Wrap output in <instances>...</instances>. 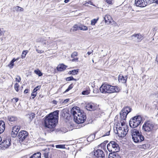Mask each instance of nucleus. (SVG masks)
I'll return each mask as SVG.
<instances>
[{"label":"nucleus","instance_id":"f257e3e1","mask_svg":"<svg viewBox=\"0 0 158 158\" xmlns=\"http://www.w3.org/2000/svg\"><path fill=\"white\" fill-rule=\"evenodd\" d=\"M59 110H57L51 113L47 116L44 120L45 127L52 128L51 131H54V128L58 122Z\"/></svg>","mask_w":158,"mask_h":158},{"label":"nucleus","instance_id":"f03ea898","mask_svg":"<svg viewBox=\"0 0 158 158\" xmlns=\"http://www.w3.org/2000/svg\"><path fill=\"white\" fill-rule=\"evenodd\" d=\"M71 112L74 117V121L77 123H83L86 119L85 113H82L78 107H73L71 109Z\"/></svg>","mask_w":158,"mask_h":158},{"label":"nucleus","instance_id":"7ed1b4c3","mask_svg":"<svg viewBox=\"0 0 158 158\" xmlns=\"http://www.w3.org/2000/svg\"><path fill=\"white\" fill-rule=\"evenodd\" d=\"M101 92L102 93H112L118 92L119 91V88L117 86H113L111 85L104 84L100 88Z\"/></svg>","mask_w":158,"mask_h":158},{"label":"nucleus","instance_id":"20e7f679","mask_svg":"<svg viewBox=\"0 0 158 158\" xmlns=\"http://www.w3.org/2000/svg\"><path fill=\"white\" fill-rule=\"evenodd\" d=\"M131 133L133 140L135 143H140L144 140V137L141 133L135 128H132Z\"/></svg>","mask_w":158,"mask_h":158},{"label":"nucleus","instance_id":"39448f33","mask_svg":"<svg viewBox=\"0 0 158 158\" xmlns=\"http://www.w3.org/2000/svg\"><path fill=\"white\" fill-rule=\"evenodd\" d=\"M141 120V117L139 115L136 116L132 118L129 122L130 127L135 128L140 124Z\"/></svg>","mask_w":158,"mask_h":158},{"label":"nucleus","instance_id":"423d86ee","mask_svg":"<svg viewBox=\"0 0 158 158\" xmlns=\"http://www.w3.org/2000/svg\"><path fill=\"white\" fill-rule=\"evenodd\" d=\"M107 148L108 151L111 152H118L119 150L118 144L114 141H110L107 144Z\"/></svg>","mask_w":158,"mask_h":158},{"label":"nucleus","instance_id":"0eeeda50","mask_svg":"<svg viewBox=\"0 0 158 158\" xmlns=\"http://www.w3.org/2000/svg\"><path fill=\"white\" fill-rule=\"evenodd\" d=\"M131 109L128 106L123 108L120 113V118L121 120H126L127 114L131 111Z\"/></svg>","mask_w":158,"mask_h":158},{"label":"nucleus","instance_id":"6e6552de","mask_svg":"<svg viewBox=\"0 0 158 158\" xmlns=\"http://www.w3.org/2000/svg\"><path fill=\"white\" fill-rule=\"evenodd\" d=\"M154 127V124L150 121L145 122L143 126V129L147 132L152 131Z\"/></svg>","mask_w":158,"mask_h":158},{"label":"nucleus","instance_id":"1a4fd4ad","mask_svg":"<svg viewBox=\"0 0 158 158\" xmlns=\"http://www.w3.org/2000/svg\"><path fill=\"white\" fill-rule=\"evenodd\" d=\"M11 138L9 137H7L6 139L3 140L0 144V148L4 149L8 148L11 145Z\"/></svg>","mask_w":158,"mask_h":158},{"label":"nucleus","instance_id":"9d476101","mask_svg":"<svg viewBox=\"0 0 158 158\" xmlns=\"http://www.w3.org/2000/svg\"><path fill=\"white\" fill-rule=\"evenodd\" d=\"M28 135V133L27 131H22L19 132L17 137L19 139V141L23 142L27 138Z\"/></svg>","mask_w":158,"mask_h":158},{"label":"nucleus","instance_id":"9b49d317","mask_svg":"<svg viewBox=\"0 0 158 158\" xmlns=\"http://www.w3.org/2000/svg\"><path fill=\"white\" fill-rule=\"evenodd\" d=\"M20 129V126H15L13 127L11 133V136L13 138L17 137L18 132Z\"/></svg>","mask_w":158,"mask_h":158},{"label":"nucleus","instance_id":"f8f14e48","mask_svg":"<svg viewBox=\"0 0 158 158\" xmlns=\"http://www.w3.org/2000/svg\"><path fill=\"white\" fill-rule=\"evenodd\" d=\"M135 4L137 6L144 7L148 3L147 0H135Z\"/></svg>","mask_w":158,"mask_h":158},{"label":"nucleus","instance_id":"ddd939ff","mask_svg":"<svg viewBox=\"0 0 158 158\" xmlns=\"http://www.w3.org/2000/svg\"><path fill=\"white\" fill-rule=\"evenodd\" d=\"M94 155L97 158H103L105 154L103 151L100 149H98L94 151Z\"/></svg>","mask_w":158,"mask_h":158},{"label":"nucleus","instance_id":"4468645a","mask_svg":"<svg viewBox=\"0 0 158 158\" xmlns=\"http://www.w3.org/2000/svg\"><path fill=\"white\" fill-rule=\"evenodd\" d=\"M52 149L49 148L43 150L42 151L44 158H50V152Z\"/></svg>","mask_w":158,"mask_h":158},{"label":"nucleus","instance_id":"2eb2a0df","mask_svg":"<svg viewBox=\"0 0 158 158\" xmlns=\"http://www.w3.org/2000/svg\"><path fill=\"white\" fill-rule=\"evenodd\" d=\"M7 119L9 123L12 124L13 122L17 121V118L15 116L9 115L7 116Z\"/></svg>","mask_w":158,"mask_h":158},{"label":"nucleus","instance_id":"dca6fc26","mask_svg":"<svg viewBox=\"0 0 158 158\" xmlns=\"http://www.w3.org/2000/svg\"><path fill=\"white\" fill-rule=\"evenodd\" d=\"M131 37H134L135 41L138 42H140L143 39V36L140 34H135L131 35Z\"/></svg>","mask_w":158,"mask_h":158},{"label":"nucleus","instance_id":"f3484780","mask_svg":"<svg viewBox=\"0 0 158 158\" xmlns=\"http://www.w3.org/2000/svg\"><path fill=\"white\" fill-rule=\"evenodd\" d=\"M125 128L124 127V130H117V134L118 136L121 137H123L125 136L127 134V131L125 130Z\"/></svg>","mask_w":158,"mask_h":158},{"label":"nucleus","instance_id":"a211bd4d","mask_svg":"<svg viewBox=\"0 0 158 158\" xmlns=\"http://www.w3.org/2000/svg\"><path fill=\"white\" fill-rule=\"evenodd\" d=\"M127 78V76L124 77L122 75L120 74L118 76V81H119L123 83H126Z\"/></svg>","mask_w":158,"mask_h":158},{"label":"nucleus","instance_id":"6ab92c4d","mask_svg":"<svg viewBox=\"0 0 158 158\" xmlns=\"http://www.w3.org/2000/svg\"><path fill=\"white\" fill-rule=\"evenodd\" d=\"M117 152H113L110 153L108 156L109 158H121L120 155Z\"/></svg>","mask_w":158,"mask_h":158},{"label":"nucleus","instance_id":"aec40b11","mask_svg":"<svg viewBox=\"0 0 158 158\" xmlns=\"http://www.w3.org/2000/svg\"><path fill=\"white\" fill-rule=\"evenodd\" d=\"M5 128V123L3 121H0V134L3 133Z\"/></svg>","mask_w":158,"mask_h":158},{"label":"nucleus","instance_id":"412c9836","mask_svg":"<svg viewBox=\"0 0 158 158\" xmlns=\"http://www.w3.org/2000/svg\"><path fill=\"white\" fill-rule=\"evenodd\" d=\"M86 108L89 111L93 110L95 109L94 104L91 103H89L87 104L86 106Z\"/></svg>","mask_w":158,"mask_h":158},{"label":"nucleus","instance_id":"4be33fe9","mask_svg":"<svg viewBox=\"0 0 158 158\" xmlns=\"http://www.w3.org/2000/svg\"><path fill=\"white\" fill-rule=\"evenodd\" d=\"M67 67V66L63 64L58 65L57 67V69L58 71H62L65 70Z\"/></svg>","mask_w":158,"mask_h":158},{"label":"nucleus","instance_id":"5701e85b","mask_svg":"<svg viewBox=\"0 0 158 158\" xmlns=\"http://www.w3.org/2000/svg\"><path fill=\"white\" fill-rule=\"evenodd\" d=\"M104 19L105 23L107 24H109L111 23V18L110 15H106L104 17Z\"/></svg>","mask_w":158,"mask_h":158},{"label":"nucleus","instance_id":"b1692460","mask_svg":"<svg viewBox=\"0 0 158 158\" xmlns=\"http://www.w3.org/2000/svg\"><path fill=\"white\" fill-rule=\"evenodd\" d=\"M150 147V144L148 143H145L144 144L139 145V148L145 149L148 148Z\"/></svg>","mask_w":158,"mask_h":158},{"label":"nucleus","instance_id":"393cba45","mask_svg":"<svg viewBox=\"0 0 158 158\" xmlns=\"http://www.w3.org/2000/svg\"><path fill=\"white\" fill-rule=\"evenodd\" d=\"M41 153L38 152L32 155L30 158H41Z\"/></svg>","mask_w":158,"mask_h":158},{"label":"nucleus","instance_id":"a878e982","mask_svg":"<svg viewBox=\"0 0 158 158\" xmlns=\"http://www.w3.org/2000/svg\"><path fill=\"white\" fill-rule=\"evenodd\" d=\"M80 25L79 24H75L73 27L71 29L73 30V31H77L78 30L80 29Z\"/></svg>","mask_w":158,"mask_h":158},{"label":"nucleus","instance_id":"bb28decb","mask_svg":"<svg viewBox=\"0 0 158 158\" xmlns=\"http://www.w3.org/2000/svg\"><path fill=\"white\" fill-rule=\"evenodd\" d=\"M15 10L17 11H22L23 10V9L19 6H16L13 8Z\"/></svg>","mask_w":158,"mask_h":158},{"label":"nucleus","instance_id":"cd10ccee","mask_svg":"<svg viewBox=\"0 0 158 158\" xmlns=\"http://www.w3.org/2000/svg\"><path fill=\"white\" fill-rule=\"evenodd\" d=\"M70 74L73 75L77 74L78 72V69L73 70L69 72Z\"/></svg>","mask_w":158,"mask_h":158},{"label":"nucleus","instance_id":"c85d7f7f","mask_svg":"<svg viewBox=\"0 0 158 158\" xmlns=\"http://www.w3.org/2000/svg\"><path fill=\"white\" fill-rule=\"evenodd\" d=\"M99 18H98L97 19H94L91 20V24L92 25H94L95 23H97L98 20Z\"/></svg>","mask_w":158,"mask_h":158},{"label":"nucleus","instance_id":"c756f323","mask_svg":"<svg viewBox=\"0 0 158 158\" xmlns=\"http://www.w3.org/2000/svg\"><path fill=\"white\" fill-rule=\"evenodd\" d=\"M148 4L156 3L158 4V0H147Z\"/></svg>","mask_w":158,"mask_h":158},{"label":"nucleus","instance_id":"7c9ffc66","mask_svg":"<svg viewBox=\"0 0 158 158\" xmlns=\"http://www.w3.org/2000/svg\"><path fill=\"white\" fill-rule=\"evenodd\" d=\"M35 73L38 75L39 76H41L42 75V73L39 70H35L34 71Z\"/></svg>","mask_w":158,"mask_h":158},{"label":"nucleus","instance_id":"2f4dec72","mask_svg":"<svg viewBox=\"0 0 158 158\" xmlns=\"http://www.w3.org/2000/svg\"><path fill=\"white\" fill-rule=\"evenodd\" d=\"M90 93V90L89 89H86L85 90L83 91L82 94L83 95H87Z\"/></svg>","mask_w":158,"mask_h":158},{"label":"nucleus","instance_id":"473e14b6","mask_svg":"<svg viewBox=\"0 0 158 158\" xmlns=\"http://www.w3.org/2000/svg\"><path fill=\"white\" fill-rule=\"evenodd\" d=\"M88 29L87 27L85 26H82L80 25V29L81 30L86 31Z\"/></svg>","mask_w":158,"mask_h":158},{"label":"nucleus","instance_id":"72a5a7b5","mask_svg":"<svg viewBox=\"0 0 158 158\" xmlns=\"http://www.w3.org/2000/svg\"><path fill=\"white\" fill-rule=\"evenodd\" d=\"M29 118L30 119L32 120V119L34 118L35 116V114L33 113H31L30 114H29Z\"/></svg>","mask_w":158,"mask_h":158},{"label":"nucleus","instance_id":"f704fd0d","mask_svg":"<svg viewBox=\"0 0 158 158\" xmlns=\"http://www.w3.org/2000/svg\"><path fill=\"white\" fill-rule=\"evenodd\" d=\"M56 147L57 148L63 149L65 148V145L59 144L56 145Z\"/></svg>","mask_w":158,"mask_h":158},{"label":"nucleus","instance_id":"c9c22d12","mask_svg":"<svg viewBox=\"0 0 158 158\" xmlns=\"http://www.w3.org/2000/svg\"><path fill=\"white\" fill-rule=\"evenodd\" d=\"M19 85L18 83H16L14 86L15 89L17 92H18L19 90Z\"/></svg>","mask_w":158,"mask_h":158},{"label":"nucleus","instance_id":"e433bc0d","mask_svg":"<svg viewBox=\"0 0 158 158\" xmlns=\"http://www.w3.org/2000/svg\"><path fill=\"white\" fill-rule=\"evenodd\" d=\"M95 135H90L89 136L87 139V140L88 141H91V140H90V139L91 138H92V140H93L94 138V137H95Z\"/></svg>","mask_w":158,"mask_h":158},{"label":"nucleus","instance_id":"4c0bfd02","mask_svg":"<svg viewBox=\"0 0 158 158\" xmlns=\"http://www.w3.org/2000/svg\"><path fill=\"white\" fill-rule=\"evenodd\" d=\"M73 84H71L69 86L68 88L65 90L64 92H68L69 90H70L71 89L73 88Z\"/></svg>","mask_w":158,"mask_h":158},{"label":"nucleus","instance_id":"58836bf2","mask_svg":"<svg viewBox=\"0 0 158 158\" xmlns=\"http://www.w3.org/2000/svg\"><path fill=\"white\" fill-rule=\"evenodd\" d=\"M27 51H23L22 52V58H24L25 57L27 53Z\"/></svg>","mask_w":158,"mask_h":158},{"label":"nucleus","instance_id":"ea45409f","mask_svg":"<svg viewBox=\"0 0 158 158\" xmlns=\"http://www.w3.org/2000/svg\"><path fill=\"white\" fill-rule=\"evenodd\" d=\"M78 55V53L76 52H73L71 55V57L72 58H74Z\"/></svg>","mask_w":158,"mask_h":158},{"label":"nucleus","instance_id":"a19ab883","mask_svg":"<svg viewBox=\"0 0 158 158\" xmlns=\"http://www.w3.org/2000/svg\"><path fill=\"white\" fill-rule=\"evenodd\" d=\"M66 80L67 81H70L71 80H76V79L74 78L73 77H67L66 79Z\"/></svg>","mask_w":158,"mask_h":158},{"label":"nucleus","instance_id":"79ce46f5","mask_svg":"<svg viewBox=\"0 0 158 158\" xmlns=\"http://www.w3.org/2000/svg\"><path fill=\"white\" fill-rule=\"evenodd\" d=\"M87 4H90V5L94 6V5L93 4L92 2L90 1H89V2L86 1L85 2V3L84 4H84V5H85V6H88V5Z\"/></svg>","mask_w":158,"mask_h":158},{"label":"nucleus","instance_id":"37998d69","mask_svg":"<svg viewBox=\"0 0 158 158\" xmlns=\"http://www.w3.org/2000/svg\"><path fill=\"white\" fill-rule=\"evenodd\" d=\"M40 86H37L33 90V92L34 93L36 92L37 91L40 89Z\"/></svg>","mask_w":158,"mask_h":158},{"label":"nucleus","instance_id":"c03bdc74","mask_svg":"<svg viewBox=\"0 0 158 158\" xmlns=\"http://www.w3.org/2000/svg\"><path fill=\"white\" fill-rule=\"evenodd\" d=\"M14 65V63L12 61H11L9 64H8V66L10 68H12Z\"/></svg>","mask_w":158,"mask_h":158},{"label":"nucleus","instance_id":"a18cd8bd","mask_svg":"<svg viewBox=\"0 0 158 158\" xmlns=\"http://www.w3.org/2000/svg\"><path fill=\"white\" fill-rule=\"evenodd\" d=\"M17 77L15 78V81L19 82L21 81V78L19 76H17Z\"/></svg>","mask_w":158,"mask_h":158},{"label":"nucleus","instance_id":"49530a36","mask_svg":"<svg viewBox=\"0 0 158 158\" xmlns=\"http://www.w3.org/2000/svg\"><path fill=\"white\" fill-rule=\"evenodd\" d=\"M37 93V92L34 93V92H33L31 94V96H32V99H33L36 96Z\"/></svg>","mask_w":158,"mask_h":158},{"label":"nucleus","instance_id":"de8ad7c7","mask_svg":"<svg viewBox=\"0 0 158 158\" xmlns=\"http://www.w3.org/2000/svg\"><path fill=\"white\" fill-rule=\"evenodd\" d=\"M124 120H121L120 119V123H121V126L123 127H125L126 125H125V122L124 121Z\"/></svg>","mask_w":158,"mask_h":158},{"label":"nucleus","instance_id":"09e8293b","mask_svg":"<svg viewBox=\"0 0 158 158\" xmlns=\"http://www.w3.org/2000/svg\"><path fill=\"white\" fill-rule=\"evenodd\" d=\"M107 142H108L107 141H105L103 143H101L100 145V146H101L102 147H104L106 145V144L107 143Z\"/></svg>","mask_w":158,"mask_h":158},{"label":"nucleus","instance_id":"8fccbe9b","mask_svg":"<svg viewBox=\"0 0 158 158\" xmlns=\"http://www.w3.org/2000/svg\"><path fill=\"white\" fill-rule=\"evenodd\" d=\"M73 58L72 60V61L73 62H78V58Z\"/></svg>","mask_w":158,"mask_h":158},{"label":"nucleus","instance_id":"3c124183","mask_svg":"<svg viewBox=\"0 0 158 158\" xmlns=\"http://www.w3.org/2000/svg\"><path fill=\"white\" fill-rule=\"evenodd\" d=\"M106 2L109 4H112V0H106Z\"/></svg>","mask_w":158,"mask_h":158},{"label":"nucleus","instance_id":"603ef678","mask_svg":"<svg viewBox=\"0 0 158 158\" xmlns=\"http://www.w3.org/2000/svg\"><path fill=\"white\" fill-rule=\"evenodd\" d=\"M37 52H38V53H42L43 52H44V51L43 50H39L38 49H37L36 50Z\"/></svg>","mask_w":158,"mask_h":158},{"label":"nucleus","instance_id":"864d4df0","mask_svg":"<svg viewBox=\"0 0 158 158\" xmlns=\"http://www.w3.org/2000/svg\"><path fill=\"white\" fill-rule=\"evenodd\" d=\"M124 127H125V130L126 131H127V132L128 131V126H127V125H126V126L125 127H123V130H124Z\"/></svg>","mask_w":158,"mask_h":158},{"label":"nucleus","instance_id":"5fc2aeb1","mask_svg":"<svg viewBox=\"0 0 158 158\" xmlns=\"http://www.w3.org/2000/svg\"><path fill=\"white\" fill-rule=\"evenodd\" d=\"M116 128L117 129V130H123V127H120V126H119V127H116Z\"/></svg>","mask_w":158,"mask_h":158},{"label":"nucleus","instance_id":"6e6d98bb","mask_svg":"<svg viewBox=\"0 0 158 158\" xmlns=\"http://www.w3.org/2000/svg\"><path fill=\"white\" fill-rule=\"evenodd\" d=\"M110 131H108L105 133V134L103 135V136H105L106 135H109L110 134Z\"/></svg>","mask_w":158,"mask_h":158},{"label":"nucleus","instance_id":"4d7b16f0","mask_svg":"<svg viewBox=\"0 0 158 158\" xmlns=\"http://www.w3.org/2000/svg\"><path fill=\"white\" fill-rule=\"evenodd\" d=\"M29 90V89H26L24 91V94H27L28 92V91Z\"/></svg>","mask_w":158,"mask_h":158},{"label":"nucleus","instance_id":"13d9d810","mask_svg":"<svg viewBox=\"0 0 158 158\" xmlns=\"http://www.w3.org/2000/svg\"><path fill=\"white\" fill-rule=\"evenodd\" d=\"M13 99L15 100V102H17L18 101L19 99L17 98H14Z\"/></svg>","mask_w":158,"mask_h":158},{"label":"nucleus","instance_id":"bf43d9fd","mask_svg":"<svg viewBox=\"0 0 158 158\" xmlns=\"http://www.w3.org/2000/svg\"><path fill=\"white\" fill-rule=\"evenodd\" d=\"M93 52V50H92L91 52H87V54L89 55H90L91 53H92Z\"/></svg>","mask_w":158,"mask_h":158},{"label":"nucleus","instance_id":"052dcab7","mask_svg":"<svg viewBox=\"0 0 158 158\" xmlns=\"http://www.w3.org/2000/svg\"><path fill=\"white\" fill-rule=\"evenodd\" d=\"M18 59H15V58L13 59V60H12L11 61H12L14 63L15 61L17 60H18Z\"/></svg>","mask_w":158,"mask_h":158},{"label":"nucleus","instance_id":"680f3d73","mask_svg":"<svg viewBox=\"0 0 158 158\" xmlns=\"http://www.w3.org/2000/svg\"><path fill=\"white\" fill-rule=\"evenodd\" d=\"M53 102L54 104H56L57 103V102L56 100H54L53 101Z\"/></svg>","mask_w":158,"mask_h":158},{"label":"nucleus","instance_id":"e2e57ef3","mask_svg":"<svg viewBox=\"0 0 158 158\" xmlns=\"http://www.w3.org/2000/svg\"><path fill=\"white\" fill-rule=\"evenodd\" d=\"M69 101V99H65L64 100V102H68V101Z\"/></svg>","mask_w":158,"mask_h":158},{"label":"nucleus","instance_id":"0e129e2a","mask_svg":"<svg viewBox=\"0 0 158 158\" xmlns=\"http://www.w3.org/2000/svg\"><path fill=\"white\" fill-rule=\"evenodd\" d=\"M4 34V32L2 31H1L0 29V36Z\"/></svg>","mask_w":158,"mask_h":158},{"label":"nucleus","instance_id":"69168bd1","mask_svg":"<svg viewBox=\"0 0 158 158\" xmlns=\"http://www.w3.org/2000/svg\"><path fill=\"white\" fill-rule=\"evenodd\" d=\"M156 61L158 63V56H157L156 58Z\"/></svg>","mask_w":158,"mask_h":158},{"label":"nucleus","instance_id":"338daca9","mask_svg":"<svg viewBox=\"0 0 158 158\" xmlns=\"http://www.w3.org/2000/svg\"><path fill=\"white\" fill-rule=\"evenodd\" d=\"M69 1V0H65L64 2L65 3H68Z\"/></svg>","mask_w":158,"mask_h":158},{"label":"nucleus","instance_id":"774afa93","mask_svg":"<svg viewBox=\"0 0 158 158\" xmlns=\"http://www.w3.org/2000/svg\"><path fill=\"white\" fill-rule=\"evenodd\" d=\"M2 138L1 136H0V142L2 141Z\"/></svg>","mask_w":158,"mask_h":158}]
</instances>
